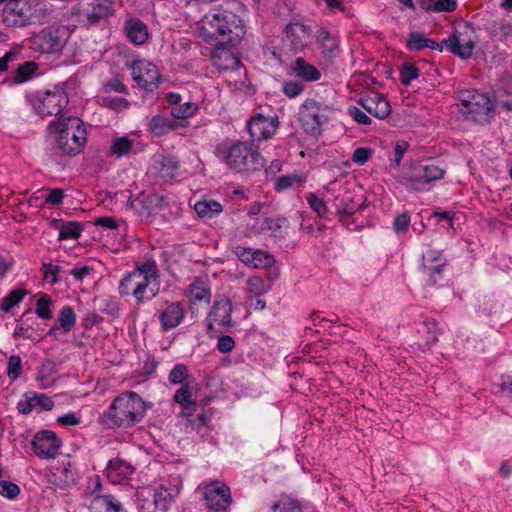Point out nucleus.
I'll return each instance as SVG.
<instances>
[{
	"label": "nucleus",
	"instance_id": "1",
	"mask_svg": "<svg viewBox=\"0 0 512 512\" xmlns=\"http://www.w3.org/2000/svg\"><path fill=\"white\" fill-rule=\"evenodd\" d=\"M159 271L156 261L148 259L143 263H138L135 269L129 272L119 284V293L121 296L132 295L137 304H142L152 300L158 293V288L151 286L157 282Z\"/></svg>",
	"mask_w": 512,
	"mask_h": 512
},
{
	"label": "nucleus",
	"instance_id": "2",
	"mask_svg": "<svg viewBox=\"0 0 512 512\" xmlns=\"http://www.w3.org/2000/svg\"><path fill=\"white\" fill-rule=\"evenodd\" d=\"M145 409V402L136 392L126 391L113 400L101 418L110 427L128 428L142 420Z\"/></svg>",
	"mask_w": 512,
	"mask_h": 512
},
{
	"label": "nucleus",
	"instance_id": "3",
	"mask_svg": "<svg viewBox=\"0 0 512 512\" xmlns=\"http://www.w3.org/2000/svg\"><path fill=\"white\" fill-rule=\"evenodd\" d=\"M49 127L57 132L54 149L70 156L80 153L86 141V131L79 118H59Z\"/></svg>",
	"mask_w": 512,
	"mask_h": 512
},
{
	"label": "nucleus",
	"instance_id": "4",
	"mask_svg": "<svg viewBox=\"0 0 512 512\" xmlns=\"http://www.w3.org/2000/svg\"><path fill=\"white\" fill-rule=\"evenodd\" d=\"M3 22L8 27H25L40 22L45 9L39 0H0Z\"/></svg>",
	"mask_w": 512,
	"mask_h": 512
},
{
	"label": "nucleus",
	"instance_id": "5",
	"mask_svg": "<svg viewBox=\"0 0 512 512\" xmlns=\"http://www.w3.org/2000/svg\"><path fill=\"white\" fill-rule=\"evenodd\" d=\"M216 155L236 172L257 171L265 164L261 154L243 142H237L228 148L218 146Z\"/></svg>",
	"mask_w": 512,
	"mask_h": 512
},
{
	"label": "nucleus",
	"instance_id": "6",
	"mask_svg": "<svg viewBox=\"0 0 512 512\" xmlns=\"http://www.w3.org/2000/svg\"><path fill=\"white\" fill-rule=\"evenodd\" d=\"M335 114L336 109L332 105L315 99H306L299 107L298 120L306 134L317 137Z\"/></svg>",
	"mask_w": 512,
	"mask_h": 512
},
{
	"label": "nucleus",
	"instance_id": "7",
	"mask_svg": "<svg viewBox=\"0 0 512 512\" xmlns=\"http://www.w3.org/2000/svg\"><path fill=\"white\" fill-rule=\"evenodd\" d=\"M114 12L113 0H78L72 8L76 21L85 27L107 20Z\"/></svg>",
	"mask_w": 512,
	"mask_h": 512
},
{
	"label": "nucleus",
	"instance_id": "8",
	"mask_svg": "<svg viewBox=\"0 0 512 512\" xmlns=\"http://www.w3.org/2000/svg\"><path fill=\"white\" fill-rule=\"evenodd\" d=\"M207 26L213 36L227 38L228 42H236L245 34L243 20L229 11H219L207 17Z\"/></svg>",
	"mask_w": 512,
	"mask_h": 512
},
{
	"label": "nucleus",
	"instance_id": "9",
	"mask_svg": "<svg viewBox=\"0 0 512 512\" xmlns=\"http://www.w3.org/2000/svg\"><path fill=\"white\" fill-rule=\"evenodd\" d=\"M459 110L468 120L482 123L492 110L491 100L484 94L470 89L458 93Z\"/></svg>",
	"mask_w": 512,
	"mask_h": 512
},
{
	"label": "nucleus",
	"instance_id": "10",
	"mask_svg": "<svg viewBox=\"0 0 512 512\" xmlns=\"http://www.w3.org/2000/svg\"><path fill=\"white\" fill-rule=\"evenodd\" d=\"M32 106L41 117L58 116L68 104V96L63 89L38 92L32 96Z\"/></svg>",
	"mask_w": 512,
	"mask_h": 512
},
{
	"label": "nucleus",
	"instance_id": "11",
	"mask_svg": "<svg viewBox=\"0 0 512 512\" xmlns=\"http://www.w3.org/2000/svg\"><path fill=\"white\" fill-rule=\"evenodd\" d=\"M133 81L146 91H153L160 81L159 71L153 63L147 60H134L130 65Z\"/></svg>",
	"mask_w": 512,
	"mask_h": 512
},
{
	"label": "nucleus",
	"instance_id": "12",
	"mask_svg": "<svg viewBox=\"0 0 512 512\" xmlns=\"http://www.w3.org/2000/svg\"><path fill=\"white\" fill-rule=\"evenodd\" d=\"M62 441L53 431L37 432L32 440L34 453L41 459H52L59 454Z\"/></svg>",
	"mask_w": 512,
	"mask_h": 512
},
{
	"label": "nucleus",
	"instance_id": "13",
	"mask_svg": "<svg viewBox=\"0 0 512 512\" xmlns=\"http://www.w3.org/2000/svg\"><path fill=\"white\" fill-rule=\"evenodd\" d=\"M204 498L210 510L226 511L231 503L230 489L224 482H209L205 486Z\"/></svg>",
	"mask_w": 512,
	"mask_h": 512
},
{
	"label": "nucleus",
	"instance_id": "14",
	"mask_svg": "<svg viewBox=\"0 0 512 512\" xmlns=\"http://www.w3.org/2000/svg\"><path fill=\"white\" fill-rule=\"evenodd\" d=\"M447 261L442 253L437 250H429L423 255L422 271L427 278V284L435 286L443 279Z\"/></svg>",
	"mask_w": 512,
	"mask_h": 512
},
{
	"label": "nucleus",
	"instance_id": "15",
	"mask_svg": "<svg viewBox=\"0 0 512 512\" xmlns=\"http://www.w3.org/2000/svg\"><path fill=\"white\" fill-rule=\"evenodd\" d=\"M186 308L181 302H164L158 312V319L164 331L178 327L184 320Z\"/></svg>",
	"mask_w": 512,
	"mask_h": 512
},
{
	"label": "nucleus",
	"instance_id": "16",
	"mask_svg": "<svg viewBox=\"0 0 512 512\" xmlns=\"http://www.w3.org/2000/svg\"><path fill=\"white\" fill-rule=\"evenodd\" d=\"M64 31L56 28H45L34 36L33 43L42 53L59 52L64 45Z\"/></svg>",
	"mask_w": 512,
	"mask_h": 512
},
{
	"label": "nucleus",
	"instance_id": "17",
	"mask_svg": "<svg viewBox=\"0 0 512 512\" xmlns=\"http://www.w3.org/2000/svg\"><path fill=\"white\" fill-rule=\"evenodd\" d=\"M310 33L309 26L301 22H290L284 29V41L292 51L300 52L307 46Z\"/></svg>",
	"mask_w": 512,
	"mask_h": 512
},
{
	"label": "nucleus",
	"instance_id": "18",
	"mask_svg": "<svg viewBox=\"0 0 512 512\" xmlns=\"http://www.w3.org/2000/svg\"><path fill=\"white\" fill-rule=\"evenodd\" d=\"M232 303L228 299L215 301L206 318L208 331H213L215 326L229 327L231 325Z\"/></svg>",
	"mask_w": 512,
	"mask_h": 512
},
{
	"label": "nucleus",
	"instance_id": "19",
	"mask_svg": "<svg viewBox=\"0 0 512 512\" xmlns=\"http://www.w3.org/2000/svg\"><path fill=\"white\" fill-rule=\"evenodd\" d=\"M325 191L333 196L332 205L336 208L337 214L341 216H350L354 214L357 207L353 198L342 188H336V182H330Z\"/></svg>",
	"mask_w": 512,
	"mask_h": 512
},
{
	"label": "nucleus",
	"instance_id": "20",
	"mask_svg": "<svg viewBox=\"0 0 512 512\" xmlns=\"http://www.w3.org/2000/svg\"><path fill=\"white\" fill-rule=\"evenodd\" d=\"M444 174L445 171L435 164H421L413 169L410 181L420 189L425 184L442 179Z\"/></svg>",
	"mask_w": 512,
	"mask_h": 512
},
{
	"label": "nucleus",
	"instance_id": "21",
	"mask_svg": "<svg viewBox=\"0 0 512 512\" xmlns=\"http://www.w3.org/2000/svg\"><path fill=\"white\" fill-rule=\"evenodd\" d=\"M276 124L272 118L256 115L248 122V132L254 141L267 140L276 131Z\"/></svg>",
	"mask_w": 512,
	"mask_h": 512
},
{
	"label": "nucleus",
	"instance_id": "22",
	"mask_svg": "<svg viewBox=\"0 0 512 512\" xmlns=\"http://www.w3.org/2000/svg\"><path fill=\"white\" fill-rule=\"evenodd\" d=\"M365 111L378 119H385L391 114L388 100L379 93H370L359 101Z\"/></svg>",
	"mask_w": 512,
	"mask_h": 512
},
{
	"label": "nucleus",
	"instance_id": "23",
	"mask_svg": "<svg viewBox=\"0 0 512 512\" xmlns=\"http://www.w3.org/2000/svg\"><path fill=\"white\" fill-rule=\"evenodd\" d=\"M443 43L447 45L449 51L462 59L471 57L475 44L470 38L464 37L462 34L453 33Z\"/></svg>",
	"mask_w": 512,
	"mask_h": 512
},
{
	"label": "nucleus",
	"instance_id": "24",
	"mask_svg": "<svg viewBox=\"0 0 512 512\" xmlns=\"http://www.w3.org/2000/svg\"><path fill=\"white\" fill-rule=\"evenodd\" d=\"M307 503L292 494H280L270 507L271 512H306Z\"/></svg>",
	"mask_w": 512,
	"mask_h": 512
},
{
	"label": "nucleus",
	"instance_id": "25",
	"mask_svg": "<svg viewBox=\"0 0 512 512\" xmlns=\"http://www.w3.org/2000/svg\"><path fill=\"white\" fill-rule=\"evenodd\" d=\"M212 63L222 71L235 70L240 66V60L223 44L217 45L213 49Z\"/></svg>",
	"mask_w": 512,
	"mask_h": 512
},
{
	"label": "nucleus",
	"instance_id": "26",
	"mask_svg": "<svg viewBox=\"0 0 512 512\" xmlns=\"http://www.w3.org/2000/svg\"><path fill=\"white\" fill-rule=\"evenodd\" d=\"M124 31L127 38L134 45L140 46L148 40V29L144 22L139 19H128L124 23Z\"/></svg>",
	"mask_w": 512,
	"mask_h": 512
},
{
	"label": "nucleus",
	"instance_id": "27",
	"mask_svg": "<svg viewBox=\"0 0 512 512\" xmlns=\"http://www.w3.org/2000/svg\"><path fill=\"white\" fill-rule=\"evenodd\" d=\"M292 73L305 82H315L321 78L320 71L304 58L298 57L291 65Z\"/></svg>",
	"mask_w": 512,
	"mask_h": 512
},
{
	"label": "nucleus",
	"instance_id": "28",
	"mask_svg": "<svg viewBox=\"0 0 512 512\" xmlns=\"http://www.w3.org/2000/svg\"><path fill=\"white\" fill-rule=\"evenodd\" d=\"M181 489L180 482H166L154 493V501L157 506L167 509L169 504L176 498Z\"/></svg>",
	"mask_w": 512,
	"mask_h": 512
},
{
	"label": "nucleus",
	"instance_id": "29",
	"mask_svg": "<svg viewBox=\"0 0 512 512\" xmlns=\"http://www.w3.org/2000/svg\"><path fill=\"white\" fill-rule=\"evenodd\" d=\"M316 41L320 46L321 53L324 57H335L339 51L340 41L338 37L325 29L318 31Z\"/></svg>",
	"mask_w": 512,
	"mask_h": 512
},
{
	"label": "nucleus",
	"instance_id": "30",
	"mask_svg": "<svg viewBox=\"0 0 512 512\" xmlns=\"http://www.w3.org/2000/svg\"><path fill=\"white\" fill-rule=\"evenodd\" d=\"M134 468L128 463L120 460H110L105 469V476L109 480H128L133 474Z\"/></svg>",
	"mask_w": 512,
	"mask_h": 512
},
{
	"label": "nucleus",
	"instance_id": "31",
	"mask_svg": "<svg viewBox=\"0 0 512 512\" xmlns=\"http://www.w3.org/2000/svg\"><path fill=\"white\" fill-rule=\"evenodd\" d=\"M407 48L409 51H421L426 48L442 51V44L427 38L422 32L413 31L409 33Z\"/></svg>",
	"mask_w": 512,
	"mask_h": 512
},
{
	"label": "nucleus",
	"instance_id": "32",
	"mask_svg": "<svg viewBox=\"0 0 512 512\" xmlns=\"http://www.w3.org/2000/svg\"><path fill=\"white\" fill-rule=\"evenodd\" d=\"M175 403L179 404L186 416H190L196 410V402L192 399V391L189 383L183 384L173 396Z\"/></svg>",
	"mask_w": 512,
	"mask_h": 512
},
{
	"label": "nucleus",
	"instance_id": "33",
	"mask_svg": "<svg viewBox=\"0 0 512 512\" xmlns=\"http://www.w3.org/2000/svg\"><path fill=\"white\" fill-rule=\"evenodd\" d=\"M181 124L165 116L156 115L149 120V131L156 136H163L166 133L180 127Z\"/></svg>",
	"mask_w": 512,
	"mask_h": 512
},
{
	"label": "nucleus",
	"instance_id": "34",
	"mask_svg": "<svg viewBox=\"0 0 512 512\" xmlns=\"http://www.w3.org/2000/svg\"><path fill=\"white\" fill-rule=\"evenodd\" d=\"M188 296L191 302H205L208 304L211 300L210 286L207 282L196 279L188 286Z\"/></svg>",
	"mask_w": 512,
	"mask_h": 512
},
{
	"label": "nucleus",
	"instance_id": "35",
	"mask_svg": "<svg viewBox=\"0 0 512 512\" xmlns=\"http://www.w3.org/2000/svg\"><path fill=\"white\" fill-rule=\"evenodd\" d=\"M288 227V220L284 217L265 218L261 225L262 232H269L274 238H283Z\"/></svg>",
	"mask_w": 512,
	"mask_h": 512
},
{
	"label": "nucleus",
	"instance_id": "36",
	"mask_svg": "<svg viewBox=\"0 0 512 512\" xmlns=\"http://www.w3.org/2000/svg\"><path fill=\"white\" fill-rule=\"evenodd\" d=\"M306 181V176L302 172L292 173L289 175L280 176L275 179V190L281 192L292 187H299Z\"/></svg>",
	"mask_w": 512,
	"mask_h": 512
},
{
	"label": "nucleus",
	"instance_id": "37",
	"mask_svg": "<svg viewBox=\"0 0 512 512\" xmlns=\"http://www.w3.org/2000/svg\"><path fill=\"white\" fill-rule=\"evenodd\" d=\"M38 69V64L34 61H26L19 64L14 71L13 83L21 84L29 81Z\"/></svg>",
	"mask_w": 512,
	"mask_h": 512
},
{
	"label": "nucleus",
	"instance_id": "38",
	"mask_svg": "<svg viewBox=\"0 0 512 512\" xmlns=\"http://www.w3.org/2000/svg\"><path fill=\"white\" fill-rule=\"evenodd\" d=\"M420 6L425 11L451 12L457 7L456 0H423Z\"/></svg>",
	"mask_w": 512,
	"mask_h": 512
},
{
	"label": "nucleus",
	"instance_id": "39",
	"mask_svg": "<svg viewBox=\"0 0 512 512\" xmlns=\"http://www.w3.org/2000/svg\"><path fill=\"white\" fill-rule=\"evenodd\" d=\"M133 147V140L126 136L114 138L111 141L110 149L108 151L109 156H115L121 158L127 155Z\"/></svg>",
	"mask_w": 512,
	"mask_h": 512
},
{
	"label": "nucleus",
	"instance_id": "40",
	"mask_svg": "<svg viewBox=\"0 0 512 512\" xmlns=\"http://www.w3.org/2000/svg\"><path fill=\"white\" fill-rule=\"evenodd\" d=\"M55 323L62 328L63 332H70L76 324L74 309L69 305L63 306Z\"/></svg>",
	"mask_w": 512,
	"mask_h": 512
},
{
	"label": "nucleus",
	"instance_id": "41",
	"mask_svg": "<svg viewBox=\"0 0 512 512\" xmlns=\"http://www.w3.org/2000/svg\"><path fill=\"white\" fill-rule=\"evenodd\" d=\"M179 170V162L173 156H167L160 162L158 173L161 178L168 180L177 176Z\"/></svg>",
	"mask_w": 512,
	"mask_h": 512
},
{
	"label": "nucleus",
	"instance_id": "42",
	"mask_svg": "<svg viewBox=\"0 0 512 512\" xmlns=\"http://www.w3.org/2000/svg\"><path fill=\"white\" fill-rule=\"evenodd\" d=\"M83 226L79 222L67 221L61 226V232L58 235L59 241L78 239L82 233Z\"/></svg>",
	"mask_w": 512,
	"mask_h": 512
},
{
	"label": "nucleus",
	"instance_id": "43",
	"mask_svg": "<svg viewBox=\"0 0 512 512\" xmlns=\"http://www.w3.org/2000/svg\"><path fill=\"white\" fill-rule=\"evenodd\" d=\"M198 105L193 102H185L171 107L170 114L174 119H187L196 114Z\"/></svg>",
	"mask_w": 512,
	"mask_h": 512
},
{
	"label": "nucleus",
	"instance_id": "44",
	"mask_svg": "<svg viewBox=\"0 0 512 512\" xmlns=\"http://www.w3.org/2000/svg\"><path fill=\"white\" fill-rule=\"evenodd\" d=\"M194 209L201 217H213L222 211V206L216 201H198Z\"/></svg>",
	"mask_w": 512,
	"mask_h": 512
},
{
	"label": "nucleus",
	"instance_id": "45",
	"mask_svg": "<svg viewBox=\"0 0 512 512\" xmlns=\"http://www.w3.org/2000/svg\"><path fill=\"white\" fill-rule=\"evenodd\" d=\"M25 296V292L20 289L10 291L0 300V310L9 312L14 306L19 304Z\"/></svg>",
	"mask_w": 512,
	"mask_h": 512
},
{
	"label": "nucleus",
	"instance_id": "46",
	"mask_svg": "<svg viewBox=\"0 0 512 512\" xmlns=\"http://www.w3.org/2000/svg\"><path fill=\"white\" fill-rule=\"evenodd\" d=\"M426 334L425 341L428 345L434 344L438 340L439 327L438 323L435 319H426L421 324V329L419 330Z\"/></svg>",
	"mask_w": 512,
	"mask_h": 512
},
{
	"label": "nucleus",
	"instance_id": "47",
	"mask_svg": "<svg viewBox=\"0 0 512 512\" xmlns=\"http://www.w3.org/2000/svg\"><path fill=\"white\" fill-rule=\"evenodd\" d=\"M306 201L309 207L320 217L324 218L327 215L328 208L325 200L322 197H319L315 193H308L306 195Z\"/></svg>",
	"mask_w": 512,
	"mask_h": 512
},
{
	"label": "nucleus",
	"instance_id": "48",
	"mask_svg": "<svg viewBox=\"0 0 512 512\" xmlns=\"http://www.w3.org/2000/svg\"><path fill=\"white\" fill-rule=\"evenodd\" d=\"M188 369L184 364H177L173 367L168 375L169 383L172 385L187 384Z\"/></svg>",
	"mask_w": 512,
	"mask_h": 512
},
{
	"label": "nucleus",
	"instance_id": "49",
	"mask_svg": "<svg viewBox=\"0 0 512 512\" xmlns=\"http://www.w3.org/2000/svg\"><path fill=\"white\" fill-rule=\"evenodd\" d=\"M274 263V258L272 255L260 249H253V262L251 267L254 268H266L271 266Z\"/></svg>",
	"mask_w": 512,
	"mask_h": 512
},
{
	"label": "nucleus",
	"instance_id": "50",
	"mask_svg": "<svg viewBox=\"0 0 512 512\" xmlns=\"http://www.w3.org/2000/svg\"><path fill=\"white\" fill-rule=\"evenodd\" d=\"M22 373V360L18 355H12L7 363V376L11 381H15Z\"/></svg>",
	"mask_w": 512,
	"mask_h": 512
},
{
	"label": "nucleus",
	"instance_id": "51",
	"mask_svg": "<svg viewBox=\"0 0 512 512\" xmlns=\"http://www.w3.org/2000/svg\"><path fill=\"white\" fill-rule=\"evenodd\" d=\"M305 86L298 81H285L282 84V92L288 98H296L303 93Z\"/></svg>",
	"mask_w": 512,
	"mask_h": 512
},
{
	"label": "nucleus",
	"instance_id": "52",
	"mask_svg": "<svg viewBox=\"0 0 512 512\" xmlns=\"http://www.w3.org/2000/svg\"><path fill=\"white\" fill-rule=\"evenodd\" d=\"M51 300L47 295L40 297L36 301V314L39 318L48 320L52 318L50 309Z\"/></svg>",
	"mask_w": 512,
	"mask_h": 512
},
{
	"label": "nucleus",
	"instance_id": "53",
	"mask_svg": "<svg viewBox=\"0 0 512 512\" xmlns=\"http://www.w3.org/2000/svg\"><path fill=\"white\" fill-rule=\"evenodd\" d=\"M54 371V364L51 362L45 363L41 370L38 372L37 380L41 386L46 388L53 383L52 373Z\"/></svg>",
	"mask_w": 512,
	"mask_h": 512
},
{
	"label": "nucleus",
	"instance_id": "54",
	"mask_svg": "<svg viewBox=\"0 0 512 512\" xmlns=\"http://www.w3.org/2000/svg\"><path fill=\"white\" fill-rule=\"evenodd\" d=\"M401 82L409 85L414 79L419 77V69L412 64H404L400 71Z\"/></svg>",
	"mask_w": 512,
	"mask_h": 512
},
{
	"label": "nucleus",
	"instance_id": "55",
	"mask_svg": "<svg viewBox=\"0 0 512 512\" xmlns=\"http://www.w3.org/2000/svg\"><path fill=\"white\" fill-rule=\"evenodd\" d=\"M103 105L115 111H122L129 106L128 100L122 97H103Z\"/></svg>",
	"mask_w": 512,
	"mask_h": 512
},
{
	"label": "nucleus",
	"instance_id": "56",
	"mask_svg": "<svg viewBox=\"0 0 512 512\" xmlns=\"http://www.w3.org/2000/svg\"><path fill=\"white\" fill-rule=\"evenodd\" d=\"M47 194L44 197V203L50 204V205H60L63 203V200L65 198V192L63 189L60 188H53V189H47Z\"/></svg>",
	"mask_w": 512,
	"mask_h": 512
},
{
	"label": "nucleus",
	"instance_id": "57",
	"mask_svg": "<svg viewBox=\"0 0 512 512\" xmlns=\"http://www.w3.org/2000/svg\"><path fill=\"white\" fill-rule=\"evenodd\" d=\"M20 493V488L15 482H0V495L8 499H15Z\"/></svg>",
	"mask_w": 512,
	"mask_h": 512
},
{
	"label": "nucleus",
	"instance_id": "58",
	"mask_svg": "<svg viewBox=\"0 0 512 512\" xmlns=\"http://www.w3.org/2000/svg\"><path fill=\"white\" fill-rule=\"evenodd\" d=\"M96 498L103 499L106 504V512H125L121 503L111 494L97 495Z\"/></svg>",
	"mask_w": 512,
	"mask_h": 512
},
{
	"label": "nucleus",
	"instance_id": "59",
	"mask_svg": "<svg viewBox=\"0 0 512 512\" xmlns=\"http://www.w3.org/2000/svg\"><path fill=\"white\" fill-rule=\"evenodd\" d=\"M42 268L44 270V279L50 284H55L58 281V274L61 268L50 263H43Z\"/></svg>",
	"mask_w": 512,
	"mask_h": 512
},
{
	"label": "nucleus",
	"instance_id": "60",
	"mask_svg": "<svg viewBox=\"0 0 512 512\" xmlns=\"http://www.w3.org/2000/svg\"><path fill=\"white\" fill-rule=\"evenodd\" d=\"M233 253L241 260L245 265L251 266L253 262V249L246 248L243 246H235Z\"/></svg>",
	"mask_w": 512,
	"mask_h": 512
},
{
	"label": "nucleus",
	"instance_id": "61",
	"mask_svg": "<svg viewBox=\"0 0 512 512\" xmlns=\"http://www.w3.org/2000/svg\"><path fill=\"white\" fill-rule=\"evenodd\" d=\"M410 224V215L407 212L399 214L393 222V228L397 234L407 231Z\"/></svg>",
	"mask_w": 512,
	"mask_h": 512
},
{
	"label": "nucleus",
	"instance_id": "62",
	"mask_svg": "<svg viewBox=\"0 0 512 512\" xmlns=\"http://www.w3.org/2000/svg\"><path fill=\"white\" fill-rule=\"evenodd\" d=\"M372 155V150L366 147L357 148L352 154V161L358 165L365 164Z\"/></svg>",
	"mask_w": 512,
	"mask_h": 512
},
{
	"label": "nucleus",
	"instance_id": "63",
	"mask_svg": "<svg viewBox=\"0 0 512 512\" xmlns=\"http://www.w3.org/2000/svg\"><path fill=\"white\" fill-rule=\"evenodd\" d=\"M348 114L355 122L361 125H368L371 123L370 117L358 107L352 106L348 109Z\"/></svg>",
	"mask_w": 512,
	"mask_h": 512
},
{
	"label": "nucleus",
	"instance_id": "64",
	"mask_svg": "<svg viewBox=\"0 0 512 512\" xmlns=\"http://www.w3.org/2000/svg\"><path fill=\"white\" fill-rule=\"evenodd\" d=\"M35 407L40 406L42 409L49 411L54 407V401L45 394H35L32 396Z\"/></svg>",
	"mask_w": 512,
	"mask_h": 512
}]
</instances>
